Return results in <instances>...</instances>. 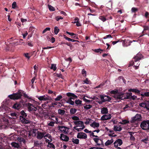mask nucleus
<instances>
[{
  "label": "nucleus",
  "mask_w": 149,
  "mask_h": 149,
  "mask_svg": "<svg viewBox=\"0 0 149 149\" xmlns=\"http://www.w3.org/2000/svg\"><path fill=\"white\" fill-rule=\"evenodd\" d=\"M17 140L20 143H21L22 142L25 143L26 142L25 139L22 137H18Z\"/></svg>",
  "instance_id": "26"
},
{
  "label": "nucleus",
  "mask_w": 149,
  "mask_h": 149,
  "mask_svg": "<svg viewBox=\"0 0 149 149\" xmlns=\"http://www.w3.org/2000/svg\"><path fill=\"white\" fill-rule=\"evenodd\" d=\"M138 10L137 8H136L134 7L132 8L131 10L132 12L135 13Z\"/></svg>",
  "instance_id": "49"
},
{
  "label": "nucleus",
  "mask_w": 149,
  "mask_h": 149,
  "mask_svg": "<svg viewBox=\"0 0 149 149\" xmlns=\"http://www.w3.org/2000/svg\"><path fill=\"white\" fill-rule=\"evenodd\" d=\"M34 143V146H38L40 145V144L39 143V141H35Z\"/></svg>",
  "instance_id": "44"
},
{
  "label": "nucleus",
  "mask_w": 149,
  "mask_h": 149,
  "mask_svg": "<svg viewBox=\"0 0 149 149\" xmlns=\"http://www.w3.org/2000/svg\"><path fill=\"white\" fill-rule=\"evenodd\" d=\"M113 142V139L112 138L110 140H108L105 143V145L107 146L111 145Z\"/></svg>",
  "instance_id": "23"
},
{
  "label": "nucleus",
  "mask_w": 149,
  "mask_h": 149,
  "mask_svg": "<svg viewBox=\"0 0 149 149\" xmlns=\"http://www.w3.org/2000/svg\"><path fill=\"white\" fill-rule=\"evenodd\" d=\"M122 130V128L120 127H118L117 126H115L114 127L113 130L116 131H120Z\"/></svg>",
  "instance_id": "28"
},
{
  "label": "nucleus",
  "mask_w": 149,
  "mask_h": 149,
  "mask_svg": "<svg viewBox=\"0 0 149 149\" xmlns=\"http://www.w3.org/2000/svg\"><path fill=\"white\" fill-rule=\"evenodd\" d=\"M72 141L74 143H75L77 144H78L79 143V140L78 139L72 138Z\"/></svg>",
  "instance_id": "36"
},
{
  "label": "nucleus",
  "mask_w": 149,
  "mask_h": 149,
  "mask_svg": "<svg viewBox=\"0 0 149 149\" xmlns=\"http://www.w3.org/2000/svg\"><path fill=\"white\" fill-rule=\"evenodd\" d=\"M5 43L6 44V45H7L6 47V49L12 52H13V50L11 49L10 48V46H15L14 45V44H15L14 42H13L11 43H10L9 46H8V44H7V43H8L7 42H6Z\"/></svg>",
  "instance_id": "18"
},
{
  "label": "nucleus",
  "mask_w": 149,
  "mask_h": 149,
  "mask_svg": "<svg viewBox=\"0 0 149 149\" xmlns=\"http://www.w3.org/2000/svg\"><path fill=\"white\" fill-rule=\"evenodd\" d=\"M120 41L122 42L123 45L125 47L130 45L131 43L132 42V41L128 39L120 40Z\"/></svg>",
  "instance_id": "11"
},
{
  "label": "nucleus",
  "mask_w": 149,
  "mask_h": 149,
  "mask_svg": "<svg viewBox=\"0 0 149 149\" xmlns=\"http://www.w3.org/2000/svg\"><path fill=\"white\" fill-rule=\"evenodd\" d=\"M99 18L103 22H105L106 20V18L103 16H100Z\"/></svg>",
  "instance_id": "45"
},
{
  "label": "nucleus",
  "mask_w": 149,
  "mask_h": 149,
  "mask_svg": "<svg viewBox=\"0 0 149 149\" xmlns=\"http://www.w3.org/2000/svg\"><path fill=\"white\" fill-rule=\"evenodd\" d=\"M58 104H61V103L60 102H52L51 104V105L50 104H47L48 106L49 107H54V105H57Z\"/></svg>",
  "instance_id": "29"
},
{
  "label": "nucleus",
  "mask_w": 149,
  "mask_h": 149,
  "mask_svg": "<svg viewBox=\"0 0 149 149\" xmlns=\"http://www.w3.org/2000/svg\"><path fill=\"white\" fill-rule=\"evenodd\" d=\"M60 139L61 140L67 142L69 141V138L67 135L61 134L60 135Z\"/></svg>",
  "instance_id": "16"
},
{
  "label": "nucleus",
  "mask_w": 149,
  "mask_h": 149,
  "mask_svg": "<svg viewBox=\"0 0 149 149\" xmlns=\"http://www.w3.org/2000/svg\"><path fill=\"white\" fill-rule=\"evenodd\" d=\"M54 122L52 121L50 122L49 124L48 125L50 126L53 127L54 126Z\"/></svg>",
  "instance_id": "62"
},
{
  "label": "nucleus",
  "mask_w": 149,
  "mask_h": 149,
  "mask_svg": "<svg viewBox=\"0 0 149 149\" xmlns=\"http://www.w3.org/2000/svg\"><path fill=\"white\" fill-rule=\"evenodd\" d=\"M90 125L91 127L94 128H95V127L97 128L99 127L100 124L99 123L94 122L92 124H91Z\"/></svg>",
  "instance_id": "19"
},
{
  "label": "nucleus",
  "mask_w": 149,
  "mask_h": 149,
  "mask_svg": "<svg viewBox=\"0 0 149 149\" xmlns=\"http://www.w3.org/2000/svg\"><path fill=\"white\" fill-rule=\"evenodd\" d=\"M48 145H47V147H49L50 148H52L54 149H55V146L52 143L49 142H48Z\"/></svg>",
  "instance_id": "34"
},
{
  "label": "nucleus",
  "mask_w": 149,
  "mask_h": 149,
  "mask_svg": "<svg viewBox=\"0 0 149 149\" xmlns=\"http://www.w3.org/2000/svg\"><path fill=\"white\" fill-rule=\"evenodd\" d=\"M49 10L51 11H53L55 10L54 8L51 5L49 6Z\"/></svg>",
  "instance_id": "55"
},
{
  "label": "nucleus",
  "mask_w": 149,
  "mask_h": 149,
  "mask_svg": "<svg viewBox=\"0 0 149 149\" xmlns=\"http://www.w3.org/2000/svg\"><path fill=\"white\" fill-rule=\"evenodd\" d=\"M84 109L88 110L90 109L92 107V106L91 105H86V106H84Z\"/></svg>",
  "instance_id": "40"
},
{
  "label": "nucleus",
  "mask_w": 149,
  "mask_h": 149,
  "mask_svg": "<svg viewBox=\"0 0 149 149\" xmlns=\"http://www.w3.org/2000/svg\"><path fill=\"white\" fill-rule=\"evenodd\" d=\"M37 97L40 101H46L47 100L49 101H47L46 102H45L44 103V104L46 105H47V104L49 103L51 101H52V99L51 97L47 95L38 96Z\"/></svg>",
  "instance_id": "3"
},
{
  "label": "nucleus",
  "mask_w": 149,
  "mask_h": 149,
  "mask_svg": "<svg viewBox=\"0 0 149 149\" xmlns=\"http://www.w3.org/2000/svg\"><path fill=\"white\" fill-rule=\"evenodd\" d=\"M44 137V134L41 132H39L38 133L37 138L39 139H41L43 137Z\"/></svg>",
  "instance_id": "20"
},
{
  "label": "nucleus",
  "mask_w": 149,
  "mask_h": 149,
  "mask_svg": "<svg viewBox=\"0 0 149 149\" xmlns=\"http://www.w3.org/2000/svg\"><path fill=\"white\" fill-rule=\"evenodd\" d=\"M140 126L143 130H149V120L142 121L141 123Z\"/></svg>",
  "instance_id": "5"
},
{
  "label": "nucleus",
  "mask_w": 149,
  "mask_h": 149,
  "mask_svg": "<svg viewBox=\"0 0 149 149\" xmlns=\"http://www.w3.org/2000/svg\"><path fill=\"white\" fill-rule=\"evenodd\" d=\"M24 56L27 58L28 59H29L30 57V56H29V54L28 53L24 54Z\"/></svg>",
  "instance_id": "61"
},
{
  "label": "nucleus",
  "mask_w": 149,
  "mask_h": 149,
  "mask_svg": "<svg viewBox=\"0 0 149 149\" xmlns=\"http://www.w3.org/2000/svg\"><path fill=\"white\" fill-rule=\"evenodd\" d=\"M122 123L123 124H125L126 123H129V121L128 120H122Z\"/></svg>",
  "instance_id": "64"
},
{
  "label": "nucleus",
  "mask_w": 149,
  "mask_h": 149,
  "mask_svg": "<svg viewBox=\"0 0 149 149\" xmlns=\"http://www.w3.org/2000/svg\"><path fill=\"white\" fill-rule=\"evenodd\" d=\"M112 38V36L111 35L109 34L104 36L103 38L104 39H106L107 38Z\"/></svg>",
  "instance_id": "46"
},
{
  "label": "nucleus",
  "mask_w": 149,
  "mask_h": 149,
  "mask_svg": "<svg viewBox=\"0 0 149 149\" xmlns=\"http://www.w3.org/2000/svg\"><path fill=\"white\" fill-rule=\"evenodd\" d=\"M56 76L58 77L61 78L62 79H63V76L61 74H56Z\"/></svg>",
  "instance_id": "59"
},
{
  "label": "nucleus",
  "mask_w": 149,
  "mask_h": 149,
  "mask_svg": "<svg viewBox=\"0 0 149 149\" xmlns=\"http://www.w3.org/2000/svg\"><path fill=\"white\" fill-rule=\"evenodd\" d=\"M50 29V28L49 27L46 28L42 31V33H45L47 31H49Z\"/></svg>",
  "instance_id": "54"
},
{
  "label": "nucleus",
  "mask_w": 149,
  "mask_h": 149,
  "mask_svg": "<svg viewBox=\"0 0 149 149\" xmlns=\"http://www.w3.org/2000/svg\"><path fill=\"white\" fill-rule=\"evenodd\" d=\"M130 140L134 141H135V139L133 136H130Z\"/></svg>",
  "instance_id": "63"
},
{
  "label": "nucleus",
  "mask_w": 149,
  "mask_h": 149,
  "mask_svg": "<svg viewBox=\"0 0 149 149\" xmlns=\"http://www.w3.org/2000/svg\"><path fill=\"white\" fill-rule=\"evenodd\" d=\"M51 69H53L54 71H55L56 69V67L55 65L54 64H52L51 68Z\"/></svg>",
  "instance_id": "48"
},
{
  "label": "nucleus",
  "mask_w": 149,
  "mask_h": 149,
  "mask_svg": "<svg viewBox=\"0 0 149 149\" xmlns=\"http://www.w3.org/2000/svg\"><path fill=\"white\" fill-rule=\"evenodd\" d=\"M118 93V90L116 91H115V90H112L111 91L110 93L111 94H114V95H115V94H117Z\"/></svg>",
  "instance_id": "47"
},
{
  "label": "nucleus",
  "mask_w": 149,
  "mask_h": 149,
  "mask_svg": "<svg viewBox=\"0 0 149 149\" xmlns=\"http://www.w3.org/2000/svg\"><path fill=\"white\" fill-rule=\"evenodd\" d=\"M115 143H118L120 146L123 144L122 140L120 139H118L115 142Z\"/></svg>",
  "instance_id": "27"
},
{
  "label": "nucleus",
  "mask_w": 149,
  "mask_h": 149,
  "mask_svg": "<svg viewBox=\"0 0 149 149\" xmlns=\"http://www.w3.org/2000/svg\"><path fill=\"white\" fill-rule=\"evenodd\" d=\"M48 93L49 94H51L52 93H53V94H54V95L55 96L56 95V92H54L50 90H49L48 91Z\"/></svg>",
  "instance_id": "60"
},
{
  "label": "nucleus",
  "mask_w": 149,
  "mask_h": 149,
  "mask_svg": "<svg viewBox=\"0 0 149 149\" xmlns=\"http://www.w3.org/2000/svg\"><path fill=\"white\" fill-rule=\"evenodd\" d=\"M140 91H141L140 90H138L136 88L135 93L136 94H137V95H141V94L140 93Z\"/></svg>",
  "instance_id": "56"
},
{
  "label": "nucleus",
  "mask_w": 149,
  "mask_h": 149,
  "mask_svg": "<svg viewBox=\"0 0 149 149\" xmlns=\"http://www.w3.org/2000/svg\"><path fill=\"white\" fill-rule=\"evenodd\" d=\"M77 137L78 139H86L87 138L86 134L83 132H79L77 135Z\"/></svg>",
  "instance_id": "13"
},
{
  "label": "nucleus",
  "mask_w": 149,
  "mask_h": 149,
  "mask_svg": "<svg viewBox=\"0 0 149 149\" xmlns=\"http://www.w3.org/2000/svg\"><path fill=\"white\" fill-rule=\"evenodd\" d=\"M66 95L68 97V98L65 100L67 103H68L70 105H74V103L77 106H80V105L82 104V101L79 99H76L74 102L73 100H74L75 99L78 98V97L74 93L68 92L66 94Z\"/></svg>",
  "instance_id": "1"
},
{
  "label": "nucleus",
  "mask_w": 149,
  "mask_h": 149,
  "mask_svg": "<svg viewBox=\"0 0 149 149\" xmlns=\"http://www.w3.org/2000/svg\"><path fill=\"white\" fill-rule=\"evenodd\" d=\"M74 124L77 126V127L79 126L80 125H82L83 126V127H82L80 128H76V130H77L78 132L81 131L85 127V126L84 125L83 122L81 121L78 120L75 121L74 122Z\"/></svg>",
  "instance_id": "7"
},
{
  "label": "nucleus",
  "mask_w": 149,
  "mask_h": 149,
  "mask_svg": "<svg viewBox=\"0 0 149 149\" xmlns=\"http://www.w3.org/2000/svg\"><path fill=\"white\" fill-rule=\"evenodd\" d=\"M63 18L61 16H57L56 17L55 19L57 21H59L60 19H62Z\"/></svg>",
  "instance_id": "52"
},
{
  "label": "nucleus",
  "mask_w": 149,
  "mask_h": 149,
  "mask_svg": "<svg viewBox=\"0 0 149 149\" xmlns=\"http://www.w3.org/2000/svg\"><path fill=\"white\" fill-rule=\"evenodd\" d=\"M72 119L74 120H79V118L77 116H74L72 117Z\"/></svg>",
  "instance_id": "53"
},
{
  "label": "nucleus",
  "mask_w": 149,
  "mask_h": 149,
  "mask_svg": "<svg viewBox=\"0 0 149 149\" xmlns=\"http://www.w3.org/2000/svg\"><path fill=\"white\" fill-rule=\"evenodd\" d=\"M26 105L28 106V110L30 112H35L37 109L36 107H35L33 104L30 103H27Z\"/></svg>",
  "instance_id": "8"
},
{
  "label": "nucleus",
  "mask_w": 149,
  "mask_h": 149,
  "mask_svg": "<svg viewBox=\"0 0 149 149\" xmlns=\"http://www.w3.org/2000/svg\"><path fill=\"white\" fill-rule=\"evenodd\" d=\"M59 30L57 26H55L54 28V32L56 35H57L58 33Z\"/></svg>",
  "instance_id": "39"
},
{
  "label": "nucleus",
  "mask_w": 149,
  "mask_h": 149,
  "mask_svg": "<svg viewBox=\"0 0 149 149\" xmlns=\"http://www.w3.org/2000/svg\"><path fill=\"white\" fill-rule=\"evenodd\" d=\"M20 113L21 115V116H20V117H22V118H26L27 116L26 113L24 110H22L20 112Z\"/></svg>",
  "instance_id": "25"
},
{
  "label": "nucleus",
  "mask_w": 149,
  "mask_h": 149,
  "mask_svg": "<svg viewBox=\"0 0 149 149\" xmlns=\"http://www.w3.org/2000/svg\"><path fill=\"white\" fill-rule=\"evenodd\" d=\"M148 103H141L139 104L140 106L142 107H144L146 108V107L147 106Z\"/></svg>",
  "instance_id": "43"
},
{
  "label": "nucleus",
  "mask_w": 149,
  "mask_h": 149,
  "mask_svg": "<svg viewBox=\"0 0 149 149\" xmlns=\"http://www.w3.org/2000/svg\"><path fill=\"white\" fill-rule=\"evenodd\" d=\"M11 145L12 147H14L15 148H20L19 145L18 143L15 142H13L11 143Z\"/></svg>",
  "instance_id": "22"
},
{
  "label": "nucleus",
  "mask_w": 149,
  "mask_h": 149,
  "mask_svg": "<svg viewBox=\"0 0 149 149\" xmlns=\"http://www.w3.org/2000/svg\"><path fill=\"white\" fill-rule=\"evenodd\" d=\"M58 114L61 115H63L65 113V111L63 110L59 109L58 110Z\"/></svg>",
  "instance_id": "32"
},
{
  "label": "nucleus",
  "mask_w": 149,
  "mask_h": 149,
  "mask_svg": "<svg viewBox=\"0 0 149 149\" xmlns=\"http://www.w3.org/2000/svg\"><path fill=\"white\" fill-rule=\"evenodd\" d=\"M25 102L23 100H21L19 102H17L14 104L12 107L14 109L19 110L21 108L24 106Z\"/></svg>",
  "instance_id": "4"
},
{
  "label": "nucleus",
  "mask_w": 149,
  "mask_h": 149,
  "mask_svg": "<svg viewBox=\"0 0 149 149\" xmlns=\"http://www.w3.org/2000/svg\"><path fill=\"white\" fill-rule=\"evenodd\" d=\"M45 137H47L51 140L50 141V142L52 141V137L50 134H46L45 136H44V138H45Z\"/></svg>",
  "instance_id": "42"
},
{
  "label": "nucleus",
  "mask_w": 149,
  "mask_h": 149,
  "mask_svg": "<svg viewBox=\"0 0 149 149\" xmlns=\"http://www.w3.org/2000/svg\"><path fill=\"white\" fill-rule=\"evenodd\" d=\"M124 94L122 93H118L117 94L113 96L115 100L117 101L118 102L120 101L121 100H123L125 98H123Z\"/></svg>",
  "instance_id": "6"
},
{
  "label": "nucleus",
  "mask_w": 149,
  "mask_h": 149,
  "mask_svg": "<svg viewBox=\"0 0 149 149\" xmlns=\"http://www.w3.org/2000/svg\"><path fill=\"white\" fill-rule=\"evenodd\" d=\"M149 29V27L148 26H145L144 27V30L143 31L142 33L141 36H140V37L143 36L144 35V31L148 30Z\"/></svg>",
  "instance_id": "37"
},
{
  "label": "nucleus",
  "mask_w": 149,
  "mask_h": 149,
  "mask_svg": "<svg viewBox=\"0 0 149 149\" xmlns=\"http://www.w3.org/2000/svg\"><path fill=\"white\" fill-rule=\"evenodd\" d=\"M92 120L91 119L88 118V120H87L86 122H85V124L87 125L89 124V123L91 122V121Z\"/></svg>",
  "instance_id": "51"
},
{
  "label": "nucleus",
  "mask_w": 149,
  "mask_h": 149,
  "mask_svg": "<svg viewBox=\"0 0 149 149\" xmlns=\"http://www.w3.org/2000/svg\"><path fill=\"white\" fill-rule=\"evenodd\" d=\"M141 95L142 97H144L145 96L149 97V91L145 92L144 94H143V93L142 92V93L141 94Z\"/></svg>",
  "instance_id": "30"
},
{
  "label": "nucleus",
  "mask_w": 149,
  "mask_h": 149,
  "mask_svg": "<svg viewBox=\"0 0 149 149\" xmlns=\"http://www.w3.org/2000/svg\"><path fill=\"white\" fill-rule=\"evenodd\" d=\"M143 58V55L140 52H139L134 57L133 59L135 62L139 61Z\"/></svg>",
  "instance_id": "9"
},
{
  "label": "nucleus",
  "mask_w": 149,
  "mask_h": 149,
  "mask_svg": "<svg viewBox=\"0 0 149 149\" xmlns=\"http://www.w3.org/2000/svg\"><path fill=\"white\" fill-rule=\"evenodd\" d=\"M58 130L61 132H63L65 134L67 133V132H66V130H68V128L65 126H58Z\"/></svg>",
  "instance_id": "15"
},
{
  "label": "nucleus",
  "mask_w": 149,
  "mask_h": 149,
  "mask_svg": "<svg viewBox=\"0 0 149 149\" xmlns=\"http://www.w3.org/2000/svg\"><path fill=\"white\" fill-rule=\"evenodd\" d=\"M17 6V4L16 2H13L12 4V7L13 9H15Z\"/></svg>",
  "instance_id": "50"
},
{
  "label": "nucleus",
  "mask_w": 149,
  "mask_h": 149,
  "mask_svg": "<svg viewBox=\"0 0 149 149\" xmlns=\"http://www.w3.org/2000/svg\"><path fill=\"white\" fill-rule=\"evenodd\" d=\"M62 44H65V45H67L69 46L70 47H72V45L70 44V43H68V42H63L62 43Z\"/></svg>",
  "instance_id": "57"
},
{
  "label": "nucleus",
  "mask_w": 149,
  "mask_h": 149,
  "mask_svg": "<svg viewBox=\"0 0 149 149\" xmlns=\"http://www.w3.org/2000/svg\"><path fill=\"white\" fill-rule=\"evenodd\" d=\"M111 117V114H109L108 115L105 114L101 117V120H107L110 119Z\"/></svg>",
  "instance_id": "17"
},
{
  "label": "nucleus",
  "mask_w": 149,
  "mask_h": 149,
  "mask_svg": "<svg viewBox=\"0 0 149 149\" xmlns=\"http://www.w3.org/2000/svg\"><path fill=\"white\" fill-rule=\"evenodd\" d=\"M132 93H129L127 94L126 97H125V98L127 99H132Z\"/></svg>",
  "instance_id": "33"
},
{
  "label": "nucleus",
  "mask_w": 149,
  "mask_h": 149,
  "mask_svg": "<svg viewBox=\"0 0 149 149\" xmlns=\"http://www.w3.org/2000/svg\"><path fill=\"white\" fill-rule=\"evenodd\" d=\"M93 140L95 143H97V145L100 147H104V145L103 141L102 139L98 138H94Z\"/></svg>",
  "instance_id": "12"
},
{
  "label": "nucleus",
  "mask_w": 149,
  "mask_h": 149,
  "mask_svg": "<svg viewBox=\"0 0 149 149\" xmlns=\"http://www.w3.org/2000/svg\"><path fill=\"white\" fill-rule=\"evenodd\" d=\"M77 111L75 108H71L70 110V113L71 114H74L76 113Z\"/></svg>",
  "instance_id": "31"
},
{
  "label": "nucleus",
  "mask_w": 149,
  "mask_h": 149,
  "mask_svg": "<svg viewBox=\"0 0 149 149\" xmlns=\"http://www.w3.org/2000/svg\"><path fill=\"white\" fill-rule=\"evenodd\" d=\"M100 99L102 100V102H110L111 100V97L104 95H100Z\"/></svg>",
  "instance_id": "10"
},
{
  "label": "nucleus",
  "mask_w": 149,
  "mask_h": 149,
  "mask_svg": "<svg viewBox=\"0 0 149 149\" xmlns=\"http://www.w3.org/2000/svg\"><path fill=\"white\" fill-rule=\"evenodd\" d=\"M104 50L100 48H99L97 49H95L94 50V51L95 52L98 53L100 52V53H101L102 52L104 51Z\"/></svg>",
  "instance_id": "38"
},
{
  "label": "nucleus",
  "mask_w": 149,
  "mask_h": 149,
  "mask_svg": "<svg viewBox=\"0 0 149 149\" xmlns=\"http://www.w3.org/2000/svg\"><path fill=\"white\" fill-rule=\"evenodd\" d=\"M62 98V95H60L57 96V97L55 98L54 100L56 101H60Z\"/></svg>",
  "instance_id": "41"
},
{
  "label": "nucleus",
  "mask_w": 149,
  "mask_h": 149,
  "mask_svg": "<svg viewBox=\"0 0 149 149\" xmlns=\"http://www.w3.org/2000/svg\"><path fill=\"white\" fill-rule=\"evenodd\" d=\"M141 141L145 143H147L149 142V138L148 136L145 138L141 140Z\"/></svg>",
  "instance_id": "24"
},
{
  "label": "nucleus",
  "mask_w": 149,
  "mask_h": 149,
  "mask_svg": "<svg viewBox=\"0 0 149 149\" xmlns=\"http://www.w3.org/2000/svg\"><path fill=\"white\" fill-rule=\"evenodd\" d=\"M24 91L22 92L21 91H19L16 93H13L12 95H9L8 97L11 99L14 100H17L20 98L22 96V94H23L24 97L29 99H30V97L26 94V93H24Z\"/></svg>",
  "instance_id": "2"
},
{
  "label": "nucleus",
  "mask_w": 149,
  "mask_h": 149,
  "mask_svg": "<svg viewBox=\"0 0 149 149\" xmlns=\"http://www.w3.org/2000/svg\"><path fill=\"white\" fill-rule=\"evenodd\" d=\"M101 113L102 114H106L108 112V109L107 107H103L101 109Z\"/></svg>",
  "instance_id": "21"
},
{
  "label": "nucleus",
  "mask_w": 149,
  "mask_h": 149,
  "mask_svg": "<svg viewBox=\"0 0 149 149\" xmlns=\"http://www.w3.org/2000/svg\"><path fill=\"white\" fill-rule=\"evenodd\" d=\"M111 42H112V44H113V45H114L119 42H122V41H120V40H118L116 41H111Z\"/></svg>",
  "instance_id": "58"
},
{
  "label": "nucleus",
  "mask_w": 149,
  "mask_h": 149,
  "mask_svg": "<svg viewBox=\"0 0 149 149\" xmlns=\"http://www.w3.org/2000/svg\"><path fill=\"white\" fill-rule=\"evenodd\" d=\"M141 115L139 114H137L134 117L132 120L133 122H138L140 121L141 120Z\"/></svg>",
  "instance_id": "14"
},
{
  "label": "nucleus",
  "mask_w": 149,
  "mask_h": 149,
  "mask_svg": "<svg viewBox=\"0 0 149 149\" xmlns=\"http://www.w3.org/2000/svg\"><path fill=\"white\" fill-rule=\"evenodd\" d=\"M25 118H23L21 120V122L24 124H27L29 123V121L28 120H26Z\"/></svg>",
  "instance_id": "35"
}]
</instances>
